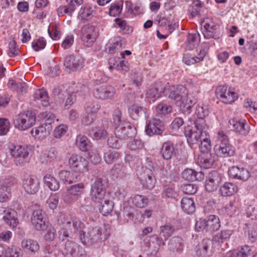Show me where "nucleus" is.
I'll use <instances>...</instances> for the list:
<instances>
[{
    "mask_svg": "<svg viewBox=\"0 0 257 257\" xmlns=\"http://www.w3.org/2000/svg\"><path fill=\"white\" fill-rule=\"evenodd\" d=\"M164 95L175 100L184 113H190L192 107L197 101L196 98L189 93L186 87L182 85L166 87Z\"/></svg>",
    "mask_w": 257,
    "mask_h": 257,
    "instance_id": "obj_1",
    "label": "nucleus"
},
{
    "mask_svg": "<svg viewBox=\"0 0 257 257\" xmlns=\"http://www.w3.org/2000/svg\"><path fill=\"white\" fill-rule=\"evenodd\" d=\"M113 120L115 126L114 133L116 138L121 140L132 138L135 136V127L130 122L121 120V112L119 109L114 110Z\"/></svg>",
    "mask_w": 257,
    "mask_h": 257,
    "instance_id": "obj_2",
    "label": "nucleus"
},
{
    "mask_svg": "<svg viewBox=\"0 0 257 257\" xmlns=\"http://www.w3.org/2000/svg\"><path fill=\"white\" fill-rule=\"evenodd\" d=\"M54 120L53 113L47 112L43 113L42 115V124L31 131V134L35 140L42 141L47 138L52 130V124Z\"/></svg>",
    "mask_w": 257,
    "mask_h": 257,
    "instance_id": "obj_3",
    "label": "nucleus"
},
{
    "mask_svg": "<svg viewBox=\"0 0 257 257\" xmlns=\"http://www.w3.org/2000/svg\"><path fill=\"white\" fill-rule=\"evenodd\" d=\"M195 128L190 129L189 127L186 128L185 135L187 138V142L190 144H196L199 140L207 134L208 126L206 122L202 119L198 121H195Z\"/></svg>",
    "mask_w": 257,
    "mask_h": 257,
    "instance_id": "obj_4",
    "label": "nucleus"
},
{
    "mask_svg": "<svg viewBox=\"0 0 257 257\" xmlns=\"http://www.w3.org/2000/svg\"><path fill=\"white\" fill-rule=\"evenodd\" d=\"M63 227L59 231V237L62 240L68 237L70 234L81 229L83 224L76 217L67 216L64 217L62 222Z\"/></svg>",
    "mask_w": 257,
    "mask_h": 257,
    "instance_id": "obj_5",
    "label": "nucleus"
},
{
    "mask_svg": "<svg viewBox=\"0 0 257 257\" xmlns=\"http://www.w3.org/2000/svg\"><path fill=\"white\" fill-rule=\"evenodd\" d=\"M219 217L215 215H210L206 218H200L196 222L195 229L198 231L214 232L220 227Z\"/></svg>",
    "mask_w": 257,
    "mask_h": 257,
    "instance_id": "obj_6",
    "label": "nucleus"
},
{
    "mask_svg": "<svg viewBox=\"0 0 257 257\" xmlns=\"http://www.w3.org/2000/svg\"><path fill=\"white\" fill-rule=\"evenodd\" d=\"M36 116L32 111H27L17 115L14 120L15 127L20 131H26L33 126Z\"/></svg>",
    "mask_w": 257,
    "mask_h": 257,
    "instance_id": "obj_7",
    "label": "nucleus"
},
{
    "mask_svg": "<svg viewBox=\"0 0 257 257\" xmlns=\"http://www.w3.org/2000/svg\"><path fill=\"white\" fill-rule=\"evenodd\" d=\"M85 185L79 183L68 187L66 191L62 194V198L67 204H72L76 201L84 193Z\"/></svg>",
    "mask_w": 257,
    "mask_h": 257,
    "instance_id": "obj_8",
    "label": "nucleus"
},
{
    "mask_svg": "<svg viewBox=\"0 0 257 257\" xmlns=\"http://www.w3.org/2000/svg\"><path fill=\"white\" fill-rule=\"evenodd\" d=\"M22 188L27 193L35 194L40 189L39 179L35 175L25 173L21 179Z\"/></svg>",
    "mask_w": 257,
    "mask_h": 257,
    "instance_id": "obj_9",
    "label": "nucleus"
},
{
    "mask_svg": "<svg viewBox=\"0 0 257 257\" xmlns=\"http://www.w3.org/2000/svg\"><path fill=\"white\" fill-rule=\"evenodd\" d=\"M30 148L31 146L25 145H11L10 153L17 165H21L26 162Z\"/></svg>",
    "mask_w": 257,
    "mask_h": 257,
    "instance_id": "obj_10",
    "label": "nucleus"
},
{
    "mask_svg": "<svg viewBox=\"0 0 257 257\" xmlns=\"http://www.w3.org/2000/svg\"><path fill=\"white\" fill-rule=\"evenodd\" d=\"M137 175L144 188L152 189L155 187L156 179L151 169L147 167H142L138 170Z\"/></svg>",
    "mask_w": 257,
    "mask_h": 257,
    "instance_id": "obj_11",
    "label": "nucleus"
},
{
    "mask_svg": "<svg viewBox=\"0 0 257 257\" xmlns=\"http://www.w3.org/2000/svg\"><path fill=\"white\" fill-rule=\"evenodd\" d=\"M215 92L217 97L224 103H231L238 98V95L233 89L226 86H218Z\"/></svg>",
    "mask_w": 257,
    "mask_h": 257,
    "instance_id": "obj_12",
    "label": "nucleus"
},
{
    "mask_svg": "<svg viewBox=\"0 0 257 257\" xmlns=\"http://www.w3.org/2000/svg\"><path fill=\"white\" fill-rule=\"evenodd\" d=\"M131 52L129 50H125L121 53L120 57L111 58L109 59V69L112 70L115 69L117 70L127 71L128 69V64L127 61L125 59L124 55L129 56L131 54Z\"/></svg>",
    "mask_w": 257,
    "mask_h": 257,
    "instance_id": "obj_13",
    "label": "nucleus"
},
{
    "mask_svg": "<svg viewBox=\"0 0 257 257\" xmlns=\"http://www.w3.org/2000/svg\"><path fill=\"white\" fill-rule=\"evenodd\" d=\"M87 160L83 157L78 155H73L69 159L70 167L74 171L79 173H84L88 171Z\"/></svg>",
    "mask_w": 257,
    "mask_h": 257,
    "instance_id": "obj_14",
    "label": "nucleus"
},
{
    "mask_svg": "<svg viewBox=\"0 0 257 257\" xmlns=\"http://www.w3.org/2000/svg\"><path fill=\"white\" fill-rule=\"evenodd\" d=\"M213 240L206 238L201 240L196 246L195 251L198 257H210L213 253Z\"/></svg>",
    "mask_w": 257,
    "mask_h": 257,
    "instance_id": "obj_15",
    "label": "nucleus"
},
{
    "mask_svg": "<svg viewBox=\"0 0 257 257\" xmlns=\"http://www.w3.org/2000/svg\"><path fill=\"white\" fill-rule=\"evenodd\" d=\"M90 196L91 200L95 203H102L105 199V190L103 188L102 182L96 180L91 187Z\"/></svg>",
    "mask_w": 257,
    "mask_h": 257,
    "instance_id": "obj_16",
    "label": "nucleus"
},
{
    "mask_svg": "<svg viewBox=\"0 0 257 257\" xmlns=\"http://www.w3.org/2000/svg\"><path fill=\"white\" fill-rule=\"evenodd\" d=\"M228 175L229 178L245 182L250 177V173L246 168L243 167L233 166L229 168Z\"/></svg>",
    "mask_w": 257,
    "mask_h": 257,
    "instance_id": "obj_17",
    "label": "nucleus"
},
{
    "mask_svg": "<svg viewBox=\"0 0 257 257\" xmlns=\"http://www.w3.org/2000/svg\"><path fill=\"white\" fill-rule=\"evenodd\" d=\"M33 228L37 231H43L48 227L49 222L44 218L41 210H35L31 216Z\"/></svg>",
    "mask_w": 257,
    "mask_h": 257,
    "instance_id": "obj_18",
    "label": "nucleus"
},
{
    "mask_svg": "<svg viewBox=\"0 0 257 257\" xmlns=\"http://www.w3.org/2000/svg\"><path fill=\"white\" fill-rule=\"evenodd\" d=\"M115 93L114 88L106 86L101 85L97 86L93 90L94 96L101 100H107L112 99Z\"/></svg>",
    "mask_w": 257,
    "mask_h": 257,
    "instance_id": "obj_19",
    "label": "nucleus"
},
{
    "mask_svg": "<svg viewBox=\"0 0 257 257\" xmlns=\"http://www.w3.org/2000/svg\"><path fill=\"white\" fill-rule=\"evenodd\" d=\"M166 87L161 82L154 83L151 85L146 92V97L150 102H154L161 97L162 93L164 94Z\"/></svg>",
    "mask_w": 257,
    "mask_h": 257,
    "instance_id": "obj_20",
    "label": "nucleus"
},
{
    "mask_svg": "<svg viewBox=\"0 0 257 257\" xmlns=\"http://www.w3.org/2000/svg\"><path fill=\"white\" fill-rule=\"evenodd\" d=\"M207 51L205 49H201L196 50V54L192 53H186L184 54L183 57V62L187 65H191L199 63L204 60Z\"/></svg>",
    "mask_w": 257,
    "mask_h": 257,
    "instance_id": "obj_21",
    "label": "nucleus"
},
{
    "mask_svg": "<svg viewBox=\"0 0 257 257\" xmlns=\"http://www.w3.org/2000/svg\"><path fill=\"white\" fill-rule=\"evenodd\" d=\"M96 33L95 28L92 26L85 25L82 29V41L84 45L91 46L95 41Z\"/></svg>",
    "mask_w": 257,
    "mask_h": 257,
    "instance_id": "obj_22",
    "label": "nucleus"
},
{
    "mask_svg": "<svg viewBox=\"0 0 257 257\" xmlns=\"http://www.w3.org/2000/svg\"><path fill=\"white\" fill-rule=\"evenodd\" d=\"M229 124L232 131L241 135L245 136L249 133V126L244 119L232 118L229 120Z\"/></svg>",
    "mask_w": 257,
    "mask_h": 257,
    "instance_id": "obj_23",
    "label": "nucleus"
},
{
    "mask_svg": "<svg viewBox=\"0 0 257 257\" xmlns=\"http://www.w3.org/2000/svg\"><path fill=\"white\" fill-rule=\"evenodd\" d=\"M83 60L79 55H70L66 57L64 65L69 70L75 71L82 67Z\"/></svg>",
    "mask_w": 257,
    "mask_h": 257,
    "instance_id": "obj_24",
    "label": "nucleus"
},
{
    "mask_svg": "<svg viewBox=\"0 0 257 257\" xmlns=\"http://www.w3.org/2000/svg\"><path fill=\"white\" fill-rule=\"evenodd\" d=\"M201 26L204 28L203 33L207 39L210 38H216L215 34L217 29V26L211 18H205L201 22Z\"/></svg>",
    "mask_w": 257,
    "mask_h": 257,
    "instance_id": "obj_25",
    "label": "nucleus"
},
{
    "mask_svg": "<svg viewBox=\"0 0 257 257\" xmlns=\"http://www.w3.org/2000/svg\"><path fill=\"white\" fill-rule=\"evenodd\" d=\"M100 108V105L97 103H87L85 106L86 113L87 114V117L83 120V121L86 125L91 124L96 118V113Z\"/></svg>",
    "mask_w": 257,
    "mask_h": 257,
    "instance_id": "obj_26",
    "label": "nucleus"
},
{
    "mask_svg": "<svg viewBox=\"0 0 257 257\" xmlns=\"http://www.w3.org/2000/svg\"><path fill=\"white\" fill-rule=\"evenodd\" d=\"M164 131V124L159 119H151L146 128L147 134L149 136L161 135Z\"/></svg>",
    "mask_w": 257,
    "mask_h": 257,
    "instance_id": "obj_27",
    "label": "nucleus"
},
{
    "mask_svg": "<svg viewBox=\"0 0 257 257\" xmlns=\"http://www.w3.org/2000/svg\"><path fill=\"white\" fill-rule=\"evenodd\" d=\"M108 124V121H102V123L92 128L90 131V136L94 140H100L105 138L108 135L106 131Z\"/></svg>",
    "mask_w": 257,
    "mask_h": 257,
    "instance_id": "obj_28",
    "label": "nucleus"
},
{
    "mask_svg": "<svg viewBox=\"0 0 257 257\" xmlns=\"http://www.w3.org/2000/svg\"><path fill=\"white\" fill-rule=\"evenodd\" d=\"M214 150L216 155L220 157L232 156L235 153L234 148L229 143L216 144Z\"/></svg>",
    "mask_w": 257,
    "mask_h": 257,
    "instance_id": "obj_29",
    "label": "nucleus"
},
{
    "mask_svg": "<svg viewBox=\"0 0 257 257\" xmlns=\"http://www.w3.org/2000/svg\"><path fill=\"white\" fill-rule=\"evenodd\" d=\"M220 178L218 173L216 171L209 174L205 182V189L208 192H213L217 188Z\"/></svg>",
    "mask_w": 257,
    "mask_h": 257,
    "instance_id": "obj_30",
    "label": "nucleus"
},
{
    "mask_svg": "<svg viewBox=\"0 0 257 257\" xmlns=\"http://www.w3.org/2000/svg\"><path fill=\"white\" fill-rule=\"evenodd\" d=\"M238 191L237 185L233 183L226 182L220 186L219 194L222 197L231 196Z\"/></svg>",
    "mask_w": 257,
    "mask_h": 257,
    "instance_id": "obj_31",
    "label": "nucleus"
},
{
    "mask_svg": "<svg viewBox=\"0 0 257 257\" xmlns=\"http://www.w3.org/2000/svg\"><path fill=\"white\" fill-rule=\"evenodd\" d=\"M204 174L201 172H196L191 169H187L183 171L182 177L186 180L194 181L201 180L204 179Z\"/></svg>",
    "mask_w": 257,
    "mask_h": 257,
    "instance_id": "obj_32",
    "label": "nucleus"
},
{
    "mask_svg": "<svg viewBox=\"0 0 257 257\" xmlns=\"http://www.w3.org/2000/svg\"><path fill=\"white\" fill-rule=\"evenodd\" d=\"M58 157V152L54 148L43 152L40 156V161L42 164H47L56 159Z\"/></svg>",
    "mask_w": 257,
    "mask_h": 257,
    "instance_id": "obj_33",
    "label": "nucleus"
},
{
    "mask_svg": "<svg viewBox=\"0 0 257 257\" xmlns=\"http://www.w3.org/2000/svg\"><path fill=\"white\" fill-rule=\"evenodd\" d=\"M122 49V43L120 37H116L109 40L106 48L108 53L113 54Z\"/></svg>",
    "mask_w": 257,
    "mask_h": 257,
    "instance_id": "obj_34",
    "label": "nucleus"
},
{
    "mask_svg": "<svg viewBox=\"0 0 257 257\" xmlns=\"http://www.w3.org/2000/svg\"><path fill=\"white\" fill-rule=\"evenodd\" d=\"M6 223L12 228H16L19 223L17 218V213L14 210H8L4 216Z\"/></svg>",
    "mask_w": 257,
    "mask_h": 257,
    "instance_id": "obj_35",
    "label": "nucleus"
},
{
    "mask_svg": "<svg viewBox=\"0 0 257 257\" xmlns=\"http://www.w3.org/2000/svg\"><path fill=\"white\" fill-rule=\"evenodd\" d=\"M21 246L24 250L31 252H36L40 248L38 241L32 239H23L21 242Z\"/></svg>",
    "mask_w": 257,
    "mask_h": 257,
    "instance_id": "obj_36",
    "label": "nucleus"
},
{
    "mask_svg": "<svg viewBox=\"0 0 257 257\" xmlns=\"http://www.w3.org/2000/svg\"><path fill=\"white\" fill-rule=\"evenodd\" d=\"M182 210L188 214H192L195 211V205L191 198L183 197L181 202Z\"/></svg>",
    "mask_w": 257,
    "mask_h": 257,
    "instance_id": "obj_37",
    "label": "nucleus"
},
{
    "mask_svg": "<svg viewBox=\"0 0 257 257\" xmlns=\"http://www.w3.org/2000/svg\"><path fill=\"white\" fill-rule=\"evenodd\" d=\"M43 180L44 184L51 191H57L60 188L59 182L54 177L50 174L45 175Z\"/></svg>",
    "mask_w": 257,
    "mask_h": 257,
    "instance_id": "obj_38",
    "label": "nucleus"
},
{
    "mask_svg": "<svg viewBox=\"0 0 257 257\" xmlns=\"http://www.w3.org/2000/svg\"><path fill=\"white\" fill-rule=\"evenodd\" d=\"M133 204L139 208H145L149 204V199L146 196L136 194L131 198Z\"/></svg>",
    "mask_w": 257,
    "mask_h": 257,
    "instance_id": "obj_39",
    "label": "nucleus"
},
{
    "mask_svg": "<svg viewBox=\"0 0 257 257\" xmlns=\"http://www.w3.org/2000/svg\"><path fill=\"white\" fill-rule=\"evenodd\" d=\"M161 153L164 159H170L174 154V148L173 143L171 142L164 143L162 145Z\"/></svg>",
    "mask_w": 257,
    "mask_h": 257,
    "instance_id": "obj_40",
    "label": "nucleus"
},
{
    "mask_svg": "<svg viewBox=\"0 0 257 257\" xmlns=\"http://www.w3.org/2000/svg\"><path fill=\"white\" fill-rule=\"evenodd\" d=\"M197 163L201 168L207 169L213 165L211 154H200L198 158Z\"/></svg>",
    "mask_w": 257,
    "mask_h": 257,
    "instance_id": "obj_41",
    "label": "nucleus"
},
{
    "mask_svg": "<svg viewBox=\"0 0 257 257\" xmlns=\"http://www.w3.org/2000/svg\"><path fill=\"white\" fill-rule=\"evenodd\" d=\"M76 145L82 151H87L91 147L89 140L86 136L81 135L76 138Z\"/></svg>",
    "mask_w": 257,
    "mask_h": 257,
    "instance_id": "obj_42",
    "label": "nucleus"
},
{
    "mask_svg": "<svg viewBox=\"0 0 257 257\" xmlns=\"http://www.w3.org/2000/svg\"><path fill=\"white\" fill-rule=\"evenodd\" d=\"M100 204L99 210L103 215H107L111 213L113 208V203L109 199L105 198Z\"/></svg>",
    "mask_w": 257,
    "mask_h": 257,
    "instance_id": "obj_43",
    "label": "nucleus"
},
{
    "mask_svg": "<svg viewBox=\"0 0 257 257\" xmlns=\"http://www.w3.org/2000/svg\"><path fill=\"white\" fill-rule=\"evenodd\" d=\"M22 250L21 248L15 245L5 246L4 257H21Z\"/></svg>",
    "mask_w": 257,
    "mask_h": 257,
    "instance_id": "obj_44",
    "label": "nucleus"
},
{
    "mask_svg": "<svg viewBox=\"0 0 257 257\" xmlns=\"http://www.w3.org/2000/svg\"><path fill=\"white\" fill-rule=\"evenodd\" d=\"M200 42V35L197 32H194L188 34L187 47L188 49H193Z\"/></svg>",
    "mask_w": 257,
    "mask_h": 257,
    "instance_id": "obj_45",
    "label": "nucleus"
},
{
    "mask_svg": "<svg viewBox=\"0 0 257 257\" xmlns=\"http://www.w3.org/2000/svg\"><path fill=\"white\" fill-rule=\"evenodd\" d=\"M200 141L201 144L199 146V149L201 153V154H210L211 141L208 132L207 134L204 135V137L202 138V140H200Z\"/></svg>",
    "mask_w": 257,
    "mask_h": 257,
    "instance_id": "obj_46",
    "label": "nucleus"
},
{
    "mask_svg": "<svg viewBox=\"0 0 257 257\" xmlns=\"http://www.w3.org/2000/svg\"><path fill=\"white\" fill-rule=\"evenodd\" d=\"M93 12L89 6H83L79 11L78 18L83 21H88L92 18Z\"/></svg>",
    "mask_w": 257,
    "mask_h": 257,
    "instance_id": "obj_47",
    "label": "nucleus"
},
{
    "mask_svg": "<svg viewBox=\"0 0 257 257\" xmlns=\"http://www.w3.org/2000/svg\"><path fill=\"white\" fill-rule=\"evenodd\" d=\"M35 101L39 100L43 106H47L49 104V97L47 92L44 89H38L34 94Z\"/></svg>",
    "mask_w": 257,
    "mask_h": 257,
    "instance_id": "obj_48",
    "label": "nucleus"
},
{
    "mask_svg": "<svg viewBox=\"0 0 257 257\" xmlns=\"http://www.w3.org/2000/svg\"><path fill=\"white\" fill-rule=\"evenodd\" d=\"M232 234V231L230 230H223L217 233L213 237V240L218 243H223L228 240Z\"/></svg>",
    "mask_w": 257,
    "mask_h": 257,
    "instance_id": "obj_49",
    "label": "nucleus"
},
{
    "mask_svg": "<svg viewBox=\"0 0 257 257\" xmlns=\"http://www.w3.org/2000/svg\"><path fill=\"white\" fill-rule=\"evenodd\" d=\"M119 158L118 153L113 150H107L104 153L103 159L106 163L112 164L116 161Z\"/></svg>",
    "mask_w": 257,
    "mask_h": 257,
    "instance_id": "obj_50",
    "label": "nucleus"
},
{
    "mask_svg": "<svg viewBox=\"0 0 257 257\" xmlns=\"http://www.w3.org/2000/svg\"><path fill=\"white\" fill-rule=\"evenodd\" d=\"M128 112L133 119H138L140 115L144 112V109L143 107L134 104L129 107Z\"/></svg>",
    "mask_w": 257,
    "mask_h": 257,
    "instance_id": "obj_51",
    "label": "nucleus"
},
{
    "mask_svg": "<svg viewBox=\"0 0 257 257\" xmlns=\"http://www.w3.org/2000/svg\"><path fill=\"white\" fill-rule=\"evenodd\" d=\"M174 232V227L170 224H166L160 227V235L164 238L165 240L168 239L172 235Z\"/></svg>",
    "mask_w": 257,
    "mask_h": 257,
    "instance_id": "obj_52",
    "label": "nucleus"
},
{
    "mask_svg": "<svg viewBox=\"0 0 257 257\" xmlns=\"http://www.w3.org/2000/svg\"><path fill=\"white\" fill-rule=\"evenodd\" d=\"M195 114L198 117L195 121H198L200 119H202L205 122L204 118L209 114V109L207 105L198 104L195 111Z\"/></svg>",
    "mask_w": 257,
    "mask_h": 257,
    "instance_id": "obj_53",
    "label": "nucleus"
},
{
    "mask_svg": "<svg viewBox=\"0 0 257 257\" xmlns=\"http://www.w3.org/2000/svg\"><path fill=\"white\" fill-rule=\"evenodd\" d=\"M75 10V5L68 4L67 6H61L57 10V14L59 17L65 14L71 15Z\"/></svg>",
    "mask_w": 257,
    "mask_h": 257,
    "instance_id": "obj_54",
    "label": "nucleus"
},
{
    "mask_svg": "<svg viewBox=\"0 0 257 257\" xmlns=\"http://www.w3.org/2000/svg\"><path fill=\"white\" fill-rule=\"evenodd\" d=\"M73 175V174L70 171L62 170L59 172L58 177L63 183L70 184L73 182L74 180Z\"/></svg>",
    "mask_w": 257,
    "mask_h": 257,
    "instance_id": "obj_55",
    "label": "nucleus"
},
{
    "mask_svg": "<svg viewBox=\"0 0 257 257\" xmlns=\"http://www.w3.org/2000/svg\"><path fill=\"white\" fill-rule=\"evenodd\" d=\"M123 6L120 3H113L109 8V15L113 17L119 16L122 10Z\"/></svg>",
    "mask_w": 257,
    "mask_h": 257,
    "instance_id": "obj_56",
    "label": "nucleus"
},
{
    "mask_svg": "<svg viewBox=\"0 0 257 257\" xmlns=\"http://www.w3.org/2000/svg\"><path fill=\"white\" fill-rule=\"evenodd\" d=\"M253 253L252 246L244 245L240 247L237 253L238 257H248Z\"/></svg>",
    "mask_w": 257,
    "mask_h": 257,
    "instance_id": "obj_57",
    "label": "nucleus"
},
{
    "mask_svg": "<svg viewBox=\"0 0 257 257\" xmlns=\"http://www.w3.org/2000/svg\"><path fill=\"white\" fill-rule=\"evenodd\" d=\"M172 110V106L164 103H159L156 107L157 112L162 115L170 113Z\"/></svg>",
    "mask_w": 257,
    "mask_h": 257,
    "instance_id": "obj_58",
    "label": "nucleus"
},
{
    "mask_svg": "<svg viewBox=\"0 0 257 257\" xmlns=\"http://www.w3.org/2000/svg\"><path fill=\"white\" fill-rule=\"evenodd\" d=\"M68 130V127L65 124H60L57 126L54 130L53 135L56 138H60L64 136Z\"/></svg>",
    "mask_w": 257,
    "mask_h": 257,
    "instance_id": "obj_59",
    "label": "nucleus"
},
{
    "mask_svg": "<svg viewBox=\"0 0 257 257\" xmlns=\"http://www.w3.org/2000/svg\"><path fill=\"white\" fill-rule=\"evenodd\" d=\"M47 204L51 209H55L59 202V196L56 194H51L47 200Z\"/></svg>",
    "mask_w": 257,
    "mask_h": 257,
    "instance_id": "obj_60",
    "label": "nucleus"
},
{
    "mask_svg": "<svg viewBox=\"0 0 257 257\" xmlns=\"http://www.w3.org/2000/svg\"><path fill=\"white\" fill-rule=\"evenodd\" d=\"M46 45V42L43 38L34 40L32 43V47L35 51H39L43 49Z\"/></svg>",
    "mask_w": 257,
    "mask_h": 257,
    "instance_id": "obj_61",
    "label": "nucleus"
},
{
    "mask_svg": "<svg viewBox=\"0 0 257 257\" xmlns=\"http://www.w3.org/2000/svg\"><path fill=\"white\" fill-rule=\"evenodd\" d=\"M45 230H47V232L44 235V239L48 241H53L56 236V230L55 228L49 224L48 227Z\"/></svg>",
    "mask_w": 257,
    "mask_h": 257,
    "instance_id": "obj_62",
    "label": "nucleus"
},
{
    "mask_svg": "<svg viewBox=\"0 0 257 257\" xmlns=\"http://www.w3.org/2000/svg\"><path fill=\"white\" fill-rule=\"evenodd\" d=\"M10 123L6 118H0V136L6 135L10 130Z\"/></svg>",
    "mask_w": 257,
    "mask_h": 257,
    "instance_id": "obj_63",
    "label": "nucleus"
},
{
    "mask_svg": "<svg viewBox=\"0 0 257 257\" xmlns=\"http://www.w3.org/2000/svg\"><path fill=\"white\" fill-rule=\"evenodd\" d=\"M48 33L51 38L54 40L60 39L61 36V32L57 26H53L51 29L48 30Z\"/></svg>",
    "mask_w": 257,
    "mask_h": 257,
    "instance_id": "obj_64",
    "label": "nucleus"
}]
</instances>
